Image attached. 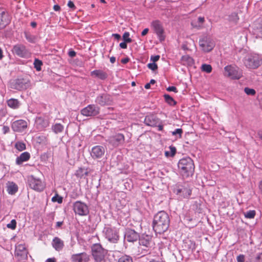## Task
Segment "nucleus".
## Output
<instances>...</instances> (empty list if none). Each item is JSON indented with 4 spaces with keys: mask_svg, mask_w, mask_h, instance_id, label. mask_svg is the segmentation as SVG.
I'll list each match as a JSON object with an SVG mask.
<instances>
[{
    "mask_svg": "<svg viewBox=\"0 0 262 262\" xmlns=\"http://www.w3.org/2000/svg\"><path fill=\"white\" fill-rule=\"evenodd\" d=\"M245 217L247 219H253L255 215V210H250L244 213Z\"/></svg>",
    "mask_w": 262,
    "mask_h": 262,
    "instance_id": "39",
    "label": "nucleus"
},
{
    "mask_svg": "<svg viewBox=\"0 0 262 262\" xmlns=\"http://www.w3.org/2000/svg\"><path fill=\"white\" fill-rule=\"evenodd\" d=\"M69 56L71 57H74L76 56V52L74 51H70L69 52Z\"/></svg>",
    "mask_w": 262,
    "mask_h": 262,
    "instance_id": "56",
    "label": "nucleus"
},
{
    "mask_svg": "<svg viewBox=\"0 0 262 262\" xmlns=\"http://www.w3.org/2000/svg\"><path fill=\"white\" fill-rule=\"evenodd\" d=\"M151 26L154 28L155 32L158 36L160 41H163L165 39V36L164 35V29L161 23L159 20H155L152 22Z\"/></svg>",
    "mask_w": 262,
    "mask_h": 262,
    "instance_id": "14",
    "label": "nucleus"
},
{
    "mask_svg": "<svg viewBox=\"0 0 262 262\" xmlns=\"http://www.w3.org/2000/svg\"><path fill=\"white\" fill-rule=\"evenodd\" d=\"M183 133V130L181 128H177L174 131L172 132V135H179V138H181L182 134Z\"/></svg>",
    "mask_w": 262,
    "mask_h": 262,
    "instance_id": "46",
    "label": "nucleus"
},
{
    "mask_svg": "<svg viewBox=\"0 0 262 262\" xmlns=\"http://www.w3.org/2000/svg\"><path fill=\"white\" fill-rule=\"evenodd\" d=\"M15 147L19 151H23L26 149V144L22 142H17L15 143Z\"/></svg>",
    "mask_w": 262,
    "mask_h": 262,
    "instance_id": "36",
    "label": "nucleus"
},
{
    "mask_svg": "<svg viewBox=\"0 0 262 262\" xmlns=\"http://www.w3.org/2000/svg\"><path fill=\"white\" fill-rule=\"evenodd\" d=\"M26 39L31 42H33L35 41V37L34 36H32L29 34H26Z\"/></svg>",
    "mask_w": 262,
    "mask_h": 262,
    "instance_id": "47",
    "label": "nucleus"
},
{
    "mask_svg": "<svg viewBox=\"0 0 262 262\" xmlns=\"http://www.w3.org/2000/svg\"><path fill=\"white\" fill-rule=\"evenodd\" d=\"M124 238L128 242H134L139 238V235L134 230L127 229L124 234Z\"/></svg>",
    "mask_w": 262,
    "mask_h": 262,
    "instance_id": "19",
    "label": "nucleus"
},
{
    "mask_svg": "<svg viewBox=\"0 0 262 262\" xmlns=\"http://www.w3.org/2000/svg\"><path fill=\"white\" fill-rule=\"evenodd\" d=\"M139 249L144 251L146 254L151 250L154 246L152 236L147 234H142L139 238Z\"/></svg>",
    "mask_w": 262,
    "mask_h": 262,
    "instance_id": "3",
    "label": "nucleus"
},
{
    "mask_svg": "<svg viewBox=\"0 0 262 262\" xmlns=\"http://www.w3.org/2000/svg\"><path fill=\"white\" fill-rule=\"evenodd\" d=\"M8 105L12 108H16L19 106V102L17 99H10L7 101Z\"/></svg>",
    "mask_w": 262,
    "mask_h": 262,
    "instance_id": "31",
    "label": "nucleus"
},
{
    "mask_svg": "<svg viewBox=\"0 0 262 262\" xmlns=\"http://www.w3.org/2000/svg\"><path fill=\"white\" fill-rule=\"evenodd\" d=\"M170 149L171 152L170 156L173 157L176 154V149L174 147L170 146Z\"/></svg>",
    "mask_w": 262,
    "mask_h": 262,
    "instance_id": "51",
    "label": "nucleus"
},
{
    "mask_svg": "<svg viewBox=\"0 0 262 262\" xmlns=\"http://www.w3.org/2000/svg\"><path fill=\"white\" fill-rule=\"evenodd\" d=\"M92 75H94L101 79H105L107 77L106 73L101 70H95L92 72Z\"/></svg>",
    "mask_w": 262,
    "mask_h": 262,
    "instance_id": "29",
    "label": "nucleus"
},
{
    "mask_svg": "<svg viewBox=\"0 0 262 262\" xmlns=\"http://www.w3.org/2000/svg\"><path fill=\"white\" fill-rule=\"evenodd\" d=\"M244 91L246 94L248 95H251L253 96L255 94L256 92L253 89H250L249 88H245L244 89Z\"/></svg>",
    "mask_w": 262,
    "mask_h": 262,
    "instance_id": "41",
    "label": "nucleus"
},
{
    "mask_svg": "<svg viewBox=\"0 0 262 262\" xmlns=\"http://www.w3.org/2000/svg\"><path fill=\"white\" fill-rule=\"evenodd\" d=\"M63 224V222H57L56 223V227H60Z\"/></svg>",
    "mask_w": 262,
    "mask_h": 262,
    "instance_id": "64",
    "label": "nucleus"
},
{
    "mask_svg": "<svg viewBox=\"0 0 262 262\" xmlns=\"http://www.w3.org/2000/svg\"><path fill=\"white\" fill-rule=\"evenodd\" d=\"M169 223L170 220L168 214L164 211H161L154 216L153 229L156 233L162 234L168 229Z\"/></svg>",
    "mask_w": 262,
    "mask_h": 262,
    "instance_id": "1",
    "label": "nucleus"
},
{
    "mask_svg": "<svg viewBox=\"0 0 262 262\" xmlns=\"http://www.w3.org/2000/svg\"><path fill=\"white\" fill-rule=\"evenodd\" d=\"M166 90H167V91H169V92L172 91V92H174L175 93H177L178 92L176 87L173 86H169L168 88H167L166 89Z\"/></svg>",
    "mask_w": 262,
    "mask_h": 262,
    "instance_id": "50",
    "label": "nucleus"
},
{
    "mask_svg": "<svg viewBox=\"0 0 262 262\" xmlns=\"http://www.w3.org/2000/svg\"><path fill=\"white\" fill-rule=\"evenodd\" d=\"M116 61V58L115 57H111L110 58V61L111 63H114Z\"/></svg>",
    "mask_w": 262,
    "mask_h": 262,
    "instance_id": "63",
    "label": "nucleus"
},
{
    "mask_svg": "<svg viewBox=\"0 0 262 262\" xmlns=\"http://www.w3.org/2000/svg\"><path fill=\"white\" fill-rule=\"evenodd\" d=\"M164 97L166 102L168 104L170 105H174L176 103V101L170 95L168 94H165L164 95Z\"/></svg>",
    "mask_w": 262,
    "mask_h": 262,
    "instance_id": "34",
    "label": "nucleus"
},
{
    "mask_svg": "<svg viewBox=\"0 0 262 262\" xmlns=\"http://www.w3.org/2000/svg\"><path fill=\"white\" fill-rule=\"evenodd\" d=\"M64 127L60 123H56L52 126V129L55 134H58L62 132Z\"/></svg>",
    "mask_w": 262,
    "mask_h": 262,
    "instance_id": "32",
    "label": "nucleus"
},
{
    "mask_svg": "<svg viewBox=\"0 0 262 262\" xmlns=\"http://www.w3.org/2000/svg\"><path fill=\"white\" fill-rule=\"evenodd\" d=\"M178 167L183 175L188 176L192 174L194 169V165L192 160L189 157L181 159L178 163Z\"/></svg>",
    "mask_w": 262,
    "mask_h": 262,
    "instance_id": "2",
    "label": "nucleus"
},
{
    "mask_svg": "<svg viewBox=\"0 0 262 262\" xmlns=\"http://www.w3.org/2000/svg\"><path fill=\"white\" fill-rule=\"evenodd\" d=\"M46 262H56V259L55 258H49L46 260Z\"/></svg>",
    "mask_w": 262,
    "mask_h": 262,
    "instance_id": "59",
    "label": "nucleus"
},
{
    "mask_svg": "<svg viewBox=\"0 0 262 262\" xmlns=\"http://www.w3.org/2000/svg\"><path fill=\"white\" fill-rule=\"evenodd\" d=\"M96 102L101 106H104L111 104L112 100L110 96L106 94H102L96 98Z\"/></svg>",
    "mask_w": 262,
    "mask_h": 262,
    "instance_id": "20",
    "label": "nucleus"
},
{
    "mask_svg": "<svg viewBox=\"0 0 262 262\" xmlns=\"http://www.w3.org/2000/svg\"><path fill=\"white\" fill-rule=\"evenodd\" d=\"M68 7L69 8H71L72 9H75V6L74 4L71 1H69L68 2Z\"/></svg>",
    "mask_w": 262,
    "mask_h": 262,
    "instance_id": "52",
    "label": "nucleus"
},
{
    "mask_svg": "<svg viewBox=\"0 0 262 262\" xmlns=\"http://www.w3.org/2000/svg\"><path fill=\"white\" fill-rule=\"evenodd\" d=\"M229 20L231 21L236 23L238 20L237 14L236 13L231 14L229 16Z\"/></svg>",
    "mask_w": 262,
    "mask_h": 262,
    "instance_id": "40",
    "label": "nucleus"
},
{
    "mask_svg": "<svg viewBox=\"0 0 262 262\" xmlns=\"http://www.w3.org/2000/svg\"><path fill=\"white\" fill-rule=\"evenodd\" d=\"M7 190L9 194H14L18 190L17 185L14 182H8L7 183Z\"/></svg>",
    "mask_w": 262,
    "mask_h": 262,
    "instance_id": "26",
    "label": "nucleus"
},
{
    "mask_svg": "<svg viewBox=\"0 0 262 262\" xmlns=\"http://www.w3.org/2000/svg\"><path fill=\"white\" fill-rule=\"evenodd\" d=\"M128 61H129L128 58H125L122 59L121 62L123 64H125V63H127L128 62Z\"/></svg>",
    "mask_w": 262,
    "mask_h": 262,
    "instance_id": "58",
    "label": "nucleus"
},
{
    "mask_svg": "<svg viewBox=\"0 0 262 262\" xmlns=\"http://www.w3.org/2000/svg\"><path fill=\"white\" fill-rule=\"evenodd\" d=\"M42 65V62L41 60L38 59H35L34 61V68L37 71H40L41 70V67Z\"/></svg>",
    "mask_w": 262,
    "mask_h": 262,
    "instance_id": "35",
    "label": "nucleus"
},
{
    "mask_svg": "<svg viewBox=\"0 0 262 262\" xmlns=\"http://www.w3.org/2000/svg\"><path fill=\"white\" fill-rule=\"evenodd\" d=\"M113 36H114L115 38L117 40H119L121 38L120 35L118 34H113Z\"/></svg>",
    "mask_w": 262,
    "mask_h": 262,
    "instance_id": "61",
    "label": "nucleus"
},
{
    "mask_svg": "<svg viewBox=\"0 0 262 262\" xmlns=\"http://www.w3.org/2000/svg\"><path fill=\"white\" fill-rule=\"evenodd\" d=\"M147 67L152 71H155L158 69L157 64L154 62L148 63L147 64Z\"/></svg>",
    "mask_w": 262,
    "mask_h": 262,
    "instance_id": "45",
    "label": "nucleus"
},
{
    "mask_svg": "<svg viewBox=\"0 0 262 262\" xmlns=\"http://www.w3.org/2000/svg\"><path fill=\"white\" fill-rule=\"evenodd\" d=\"M107 141L114 147H117L123 144L124 142V136L123 134H117L110 137Z\"/></svg>",
    "mask_w": 262,
    "mask_h": 262,
    "instance_id": "15",
    "label": "nucleus"
},
{
    "mask_svg": "<svg viewBox=\"0 0 262 262\" xmlns=\"http://www.w3.org/2000/svg\"><path fill=\"white\" fill-rule=\"evenodd\" d=\"M160 120L156 116L150 115L146 116L144 119L145 124L151 126H156L159 123Z\"/></svg>",
    "mask_w": 262,
    "mask_h": 262,
    "instance_id": "22",
    "label": "nucleus"
},
{
    "mask_svg": "<svg viewBox=\"0 0 262 262\" xmlns=\"http://www.w3.org/2000/svg\"><path fill=\"white\" fill-rule=\"evenodd\" d=\"M29 82L25 79H18L15 83V89L18 90H25L29 86Z\"/></svg>",
    "mask_w": 262,
    "mask_h": 262,
    "instance_id": "25",
    "label": "nucleus"
},
{
    "mask_svg": "<svg viewBox=\"0 0 262 262\" xmlns=\"http://www.w3.org/2000/svg\"><path fill=\"white\" fill-rule=\"evenodd\" d=\"M88 174V172L87 170L82 168H79L75 173L76 177L80 178L84 177L85 176H87Z\"/></svg>",
    "mask_w": 262,
    "mask_h": 262,
    "instance_id": "33",
    "label": "nucleus"
},
{
    "mask_svg": "<svg viewBox=\"0 0 262 262\" xmlns=\"http://www.w3.org/2000/svg\"><path fill=\"white\" fill-rule=\"evenodd\" d=\"M201 69L202 71L205 72L207 73H210L212 71V67L210 64H203L202 65Z\"/></svg>",
    "mask_w": 262,
    "mask_h": 262,
    "instance_id": "38",
    "label": "nucleus"
},
{
    "mask_svg": "<svg viewBox=\"0 0 262 262\" xmlns=\"http://www.w3.org/2000/svg\"><path fill=\"white\" fill-rule=\"evenodd\" d=\"M181 62L183 65L192 66L194 61L192 57L188 55H185L181 57Z\"/></svg>",
    "mask_w": 262,
    "mask_h": 262,
    "instance_id": "28",
    "label": "nucleus"
},
{
    "mask_svg": "<svg viewBox=\"0 0 262 262\" xmlns=\"http://www.w3.org/2000/svg\"><path fill=\"white\" fill-rule=\"evenodd\" d=\"M181 193H182V195L184 198H187L190 195L191 193V190L189 188H183L178 189L177 193L179 194Z\"/></svg>",
    "mask_w": 262,
    "mask_h": 262,
    "instance_id": "30",
    "label": "nucleus"
},
{
    "mask_svg": "<svg viewBox=\"0 0 262 262\" xmlns=\"http://www.w3.org/2000/svg\"><path fill=\"white\" fill-rule=\"evenodd\" d=\"M28 123L24 120H18L12 123L11 127L14 132H21L27 128Z\"/></svg>",
    "mask_w": 262,
    "mask_h": 262,
    "instance_id": "17",
    "label": "nucleus"
},
{
    "mask_svg": "<svg viewBox=\"0 0 262 262\" xmlns=\"http://www.w3.org/2000/svg\"><path fill=\"white\" fill-rule=\"evenodd\" d=\"M16 222L15 220H12L10 223L7 224V226L8 228L14 229L16 228Z\"/></svg>",
    "mask_w": 262,
    "mask_h": 262,
    "instance_id": "44",
    "label": "nucleus"
},
{
    "mask_svg": "<svg viewBox=\"0 0 262 262\" xmlns=\"http://www.w3.org/2000/svg\"><path fill=\"white\" fill-rule=\"evenodd\" d=\"M73 209L75 213L79 215H86L89 212L88 206L80 201H77L74 203Z\"/></svg>",
    "mask_w": 262,
    "mask_h": 262,
    "instance_id": "10",
    "label": "nucleus"
},
{
    "mask_svg": "<svg viewBox=\"0 0 262 262\" xmlns=\"http://www.w3.org/2000/svg\"><path fill=\"white\" fill-rule=\"evenodd\" d=\"M53 9L55 11H59L60 9V7L58 5H55L53 7Z\"/></svg>",
    "mask_w": 262,
    "mask_h": 262,
    "instance_id": "60",
    "label": "nucleus"
},
{
    "mask_svg": "<svg viewBox=\"0 0 262 262\" xmlns=\"http://www.w3.org/2000/svg\"><path fill=\"white\" fill-rule=\"evenodd\" d=\"M224 75L232 79H239L243 75L242 70L235 66H227L224 68Z\"/></svg>",
    "mask_w": 262,
    "mask_h": 262,
    "instance_id": "5",
    "label": "nucleus"
},
{
    "mask_svg": "<svg viewBox=\"0 0 262 262\" xmlns=\"http://www.w3.org/2000/svg\"><path fill=\"white\" fill-rule=\"evenodd\" d=\"M160 58L159 55H156V56H151L150 57V60L154 62L155 63V62L157 61Z\"/></svg>",
    "mask_w": 262,
    "mask_h": 262,
    "instance_id": "49",
    "label": "nucleus"
},
{
    "mask_svg": "<svg viewBox=\"0 0 262 262\" xmlns=\"http://www.w3.org/2000/svg\"><path fill=\"white\" fill-rule=\"evenodd\" d=\"M90 259V256L86 252L74 254L71 257L72 262H89Z\"/></svg>",
    "mask_w": 262,
    "mask_h": 262,
    "instance_id": "16",
    "label": "nucleus"
},
{
    "mask_svg": "<svg viewBox=\"0 0 262 262\" xmlns=\"http://www.w3.org/2000/svg\"><path fill=\"white\" fill-rule=\"evenodd\" d=\"M148 31H149V30L148 28H146V29H144L141 33L142 36H145V35H146L147 33H148Z\"/></svg>",
    "mask_w": 262,
    "mask_h": 262,
    "instance_id": "57",
    "label": "nucleus"
},
{
    "mask_svg": "<svg viewBox=\"0 0 262 262\" xmlns=\"http://www.w3.org/2000/svg\"><path fill=\"white\" fill-rule=\"evenodd\" d=\"M126 43L127 42L125 41L121 42L119 45V46L122 49H126L127 48Z\"/></svg>",
    "mask_w": 262,
    "mask_h": 262,
    "instance_id": "55",
    "label": "nucleus"
},
{
    "mask_svg": "<svg viewBox=\"0 0 262 262\" xmlns=\"http://www.w3.org/2000/svg\"><path fill=\"white\" fill-rule=\"evenodd\" d=\"M245 261V256L243 254H241L237 257V262H244Z\"/></svg>",
    "mask_w": 262,
    "mask_h": 262,
    "instance_id": "48",
    "label": "nucleus"
},
{
    "mask_svg": "<svg viewBox=\"0 0 262 262\" xmlns=\"http://www.w3.org/2000/svg\"><path fill=\"white\" fill-rule=\"evenodd\" d=\"M35 125L38 129H42L49 125V123L47 120L39 117L35 119Z\"/></svg>",
    "mask_w": 262,
    "mask_h": 262,
    "instance_id": "23",
    "label": "nucleus"
},
{
    "mask_svg": "<svg viewBox=\"0 0 262 262\" xmlns=\"http://www.w3.org/2000/svg\"><path fill=\"white\" fill-rule=\"evenodd\" d=\"M106 238L113 243H116L119 240V235L118 231L115 228L106 227L104 229Z\"/></svg>",
    "mask_w": 262,
    "mask_h": 262,
    "instance_id": "7",
    "label": "nucleus"
},
{
    "mask_svg": "<svg viewBox=\"0 0 262 262\" xmlns=\"http://www.w3.org/2000/svg\"><path fill=\"white\" fill-rule=\"evenodd\" d=\"M198 21L200 23H203L204 21V18L202 17H199L198 18Z\"/></svg>",
    "mask_w": 262,
    "mask_h": 262,
    "instance_id": "62",
    "label": "nucleus"
},
{
    "mask_svg": "<svg viewBox=\"0 0 262 262\" xmlns=\"http://www.w3.org/2000/svg\"><path fill=\"white\" fill-rule=\"evenodd\" d=\"M200 46L206 52L211 51L215 46L214 41L207 37H204L199 41Z\"/></svg>",
    "mask_w": 262,
    "mask_h": 262,
    "instance_id": "9",
    "label": "nucleus"
},
{
    "mask_svg": "<svg viewBox=\"0 0 262 262\" xmlns=\"http://www.w3.org/2000/svg\"><path fill=\"white\" fill-rule=\"evenodd\" d=\"M28 182L30 187L32 189L38 191H42L45 187L43 183L40 180L36 179L33 176L29 178Z\"/></svg>",
    "mask_w": 262,
    "mask_h": 262,
    "instance_id": "13",
    "label": "nucleus"
},
{
    "mask_svg": "<svg viewBox=\"0 0 262 262\" xmlns=\"http://www.w3.org/2000/svg\"><path fill=\"white\" fill-rule=\"evenodd\" d=\"M92 255L96 261H101L107 253V250L99 244H96L92 247Z\"/></svg>",
    "mask_w": 262,
    "mask_h": 262,
    "instance_id": "6",
    "label": "nucleus"
},
{
    "mask_svg": "<svg viewBox=\"0 0 262 262\" xmlns=\"http://www.w3.org/2000/svg\"><path fill=\"white\" fill-rule=\"evenodd\" d=\"M100 108L94 104H90L81 111V114L86 117L95 116L99 113Z\"/></svg>",
    "mask_w": 262,
    "mask_h": 262,
    "instance_id": "11",
    "label": "nucleus"
},
{
    "mask_svg": "<svg viewBox=\"0 0 262 262\" xmlns=\"http://www.w3.org/2000/svg\"><path fill=\"white\" fill-rule=\"evenodd\" d=\"M12 52L14 54L20 57H27L30 55L28 50L22 44L15 45L12 49Z\"/></svg>",
    "mask_w": 262,
    "mask_h": 262,
    "instance_id": "12",
    "label": "nucleus"
},
{
    "mask_svg": "<svg viewBox=\"0 0 262 262\" xmlns=\"http://www.w3.org/2000/svg\"><path fill=\"white\" fill-rule=\"evenodd\" d=\"M30 156L29 152H24L22 153L19 157L16 159V163L18 165L21 164L23 162L28 161L30 159Z\"/></svg>",
    "mask_w": 262,
    "mask_h": 262,
    "instance_id": "27",
    "label": "nucleus"
},
{
    "mask_svg": "<svg viewBox=\"0 0 262 262\" xmlns=\"http://www.w3.org/2000/svg\"><path fill=\"white\" fill-rule=\"evenodd\" d=\"M261 59L257 54L248 55L245 57L244 60L245 66L249 69H257L261 65Z\"/></svg>",
    "mask_w": 262,
    "mask_h": 262,
    "instance_id": "4",
    "label": "nucleus"
},
{
    "mask_svg": "<svg viewBox=\"0 0 262 262\" xmlns=\"http://www.w3.org/2000/svg\"><path fill=\"white\" fill-rule=\"evenodd\" d=\"M123 39L125 42H127L128 43L131 42L132 40L130 38H129V33L128 32H125L123 35Z\"/></svg>",
    "mask_w": 262,
    "mask_h": 262,
    "instance_id": "42",
    "label": "nucleus"
},
{
    "mask_svg": "<svg viewBox=\"0 0 262 262\" xmlns=\"http://www.w3.org/2000/svg\"><path fill=\"white\" fill-rule=\"evenodd\" d=\"M52 244L53 248L58 251L61 250L64 247L63 242L58 237L54 238Z\"/></svg>",
    "mask_w": 262,
    "mask_h": 262,
    "instance_id": "24",
    "label": "nucleus"
},
{
    "mask_svg": "<svg viewBox=\"0 0 262 262\" xmlns=\"http://www.w3.org/2000/svg\"><path fill=\"white\" fill-rule=\"evenodd\" d=\"M256 259L257 262H262V252L257 255Z\"/></svg>",
    "mask_w": 262,
    "mask_h": 262,
    "instance_id": "54",
    "label": "nucleus"
},
{
    "mask_svg": "<svg viewBox=\"0 0 262 262\" xmlns=\"http://www.w3.org/2000/svg\"><path fill=\"white\" fill-rule=\"evenodd\" d=\"M10 21L8 14L2 9H0V29L4 28Z\"/></svg>",
    "mask_w": 262,
    "mask_h": 262,
    "instance_id": "21",
    "label": "nucleus"
},
{
    "mask_svg": "<svg viewBox=\"0 0 262 262\" xmlns=\"http://www.w3.org/2000/svg\"><path fill=\"white\" fill-rule=\"evenodd\" d=\"M28 252L23 244H19L16 246L15 256L19 261H24L27 259Z\"/></svg>",
    "mask_w": 262,
    "mask_h": 262,
    "instance_id": "8",
    "label": "nucleus"
},
{
    "mask_svg": "<svg viewBox=\"0 0 262 262\" xmlns=\"http://www.w3.org/2000/svg\"><path fill=\"white\" fill-rule=\"evenodd\" d=\"M118 262H133V259L130 256L125 255L121 256Z\"/></svg>",
    "mask_w": 262,
    "mask_h": 262,
    "instance_id": "37",
    "label": "nucleus"
},
{
    "mask_svg": "<svg viewBox=\"0 0 262 262\" xmlns=\"http://www.w3.org/2000/svg\"><path fill=\"white\" fill-rule=\"evenodd\" d=\"M105 153L104 148L101 146H96L92 148L91 155L93 159L101 158Z\"/></svg>",
    "mask_w": 262,
    "mask_h": 262,
    "instance_id": "18",
    "label": "nucleus"
},
{
    "mask_svg": "<svg viewBox=\"0 0 262 262\" xmlns=\"http://www.w3.org/2000/svg\"><path fill=\"white\" fill-rule=\"evenodd\" d=\"M10 130L9 127L7 126H4L3 127V132L4 134L8 133Z\"/></svg>",
    "mask_w": 262,
    "mask_h": 262,
    "instance_id": "53",
    "label": "nucleus"
},
{
    "mask_svg": "<svg viewBox=\"0 0 262 262\" xmlns=\"http://www.w3.org/2000/svg\"><path fill=\"white\" fill-rule=\"evenodd\" d=\"M52 201L54 202H57L58 203H61L62 202V198L58 194H56L52 198Z\"/></svg>",
    "mask_w": 262,
    "mask_h": 262,
    "instance_id": "43",
    "label": "nucleus"
}]
</instances>
